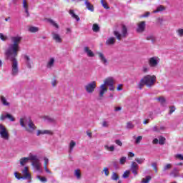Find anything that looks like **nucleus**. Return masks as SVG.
Masks as SVG:
<instances>
[{"label": "nucleus", "mask_w": 183, "mask_h": 183, "mask_svg": "<svg viewBox=\"0 0 183 183\" xmlns=\"http://www.w3.org/2000/svg\"><path fill=\"white\" fill-rule=\"evenodd\" d=\"M22 41V36H14L11 37V42L9 45V48L5 51V55L10 61L11 65V74L12 76H18L19 74V63L16 56H18V52H19V44Z\"/></svg>", "instance_id": "1"}, {"label": "nucleus", "mask_w": 183, "mask_h": 183, "mask_svg": "<svg viewBox=\"0 0 183 183\" xmlns=\"http://www.w3.org/2000/svg\"><path fill=\"white\" fill-rule=\"evenodd\" d=\"M29 161H32L31 165L36 171H39V172H42L41 170V162L39 161V157H38L36 154H34L32 153H29L28 157L21 158L20 159V165L24 167L26 164H28Z\"/></svg>", "instance_id": "2"}, {"label": "nucleus", "mask_w": 183, "mask_h": 183, "mask_svg": "<svg viewBox=\"0 0 183 183\" xmlns=\"http://www.w3.org/2000/svg\"><path fill=\"white\" fill-rule=\"evenodd\" d=\"M20 125L22 128H25L26 131L29 132V134H34L36 129V126H35V124L29 117L20 119Z\"/></svg>", "instance_id": "3"}, {"label": "nucleus", "mask_w": 183, "mask_h": 183, "mask_svg": "<svg viewBox=\"0 0 183 183\" xmlns=\"http://www.w3.org/2000/svg\"><path fill=\"white\" fill-rule=\"evenodd\" d=\"M142 82H144L147 88H151V86L155 85L157 76H155V75L147 74L142 79Z\"/></svg>", "instance_id": "4"}, {"label": "nucleus", "mask_w": 183, "mask_h": 183, "mask_svg": "<svg viewBox=\"0 0 183 183\" xmlns=\"http://www.w3.org/2000/svg\"><path fill=\"white\" fill-rule=\"evenodd\" d=\"M114 35L117 38L118 41H121L122 38H127V36H128V29L127 28V26L123 24L122 26L121 33L115 30L114 31Z\"/></svg>", "instance_id": "5"}, {"label": "nucleus", "mask_w": 183, "mask_h": 183, "mask_svg": "<svg viewBox=\"0 0 183 183\" xmlns=\"http://www.w3.org/2000/svg\"><path fill=\"white\" fill-rule=\"evenodd\" d=\"M0 137L5 141L9 139V132H8V129H6L2 124H0Z\"/></svg>", "instance_id": "6"}, {"label": "nucleus", "mask_w": 183, "mask_h": 183, "mask_svg": "<svg viewBox=\"0 0 183 183\" xmlns=\"http://www.w3.org/2000/svg\"><path fill=\"white\" fill-rule=\"evenodd\" d=\"M84 89L87 94H94L95 89H97V81H93L84 86Z\"/></svg>", "instance_id": "7"}, {"label": "nucleus", "mask_w": 183, "mask_h": 183, "mask_svg": "<svg viewBox=\"0 0 183 183\" xmlns=\"http://www.w3.org/2000/svg\"><path fill=\"white\" fill-rule=\"evenodd\" d=\"M161 59L158 56H153L148 59V64L150 68H157L159 65Z\"/></svg>", "instance_id": "8"}, {"label": "nucleus", "mask_w": 183, "mask_h": 183, "mask_svg": "<svg viewBox=\"0 0 183 183\" xmlns=\"http://www.w3.org/2000/svg\"><path fill=\"white\" fill-rule=\"evenodd\" d=\"M145 28H147V23L145 21H139L137 23L136 31L138 34H142L143 32H145Z\"/></svg>", "instance_id": "9"}, {"label": "nucleus", "mask_w": 183, "mask_h": 183, "mask_svg": "<svg viewBox=\"0 0 183 183\" xmlns=\"http://www.w3.org/2000/svg\"><path fill=\"white\" fill-rule=\"evenodd\" d=\"M106 92H108V89L107 88L105 84L100 85L99 90V99H102Z\"/></svg>", "instance_id": "10"}, {"label": "nucleus", "mask_w": 183, "mask_h": 183, "mask_svg": "<svg viewBox=\"0 0 183 183\" xmlns=\"http://www.w3.org/2000/svg\"><path fill=\"white\" fill-rule=\"evenodd\" d=\"M5 119H9L11 122H14L15 121V119L14 118V116H12L11 114H3L0 117L1 121H5Z\"/></svg>", "instance_id": "11"}, {"label": "nucleus", "mask_w": 183, "mask_h": 183, "mask_svg": "<svg viewBox=\"0 0 183 183\" xmlns=\"http://www.w3.org/2000/svg\"><path fill=\"white\" fill-rule=\"evenodd\" d=\"M132 174L134 175L137 176L138 175V169H139V167L138 166V164L135 162H132L131 168H130Z\"/></svg>", "instance_id": "12"}, {"label": "nucleus", "mask_w": 183, "mask_h": 183, "mask_svg": "<svg viewBox=\"0 0 183 183\" xmlns=\"http://www.w3.org/2000/svg\"><path fill=\"white\" fill-rule=\"evenodd\" d=\"M54 66H55V58L51 57L46 62V68H47V69H52Z\"/></svg>", "instance_id": "13"}, {"label": "nucleus", "mask_w": 183, "mask_h": 183, "mask_svg": "<svg viewBox=\"0 0 183 183\" xmlns=\"http://www.w3.org/2000/svg\"><path fill=\"white\" fill-rule=\"evenodd\" d=\"M21 174L23 175L22 179H31V174L28 172V167H25L24 169L21 171Z\"/></svg>", "instance_id": "14"}, {"label": "nucleus", "mask_w": 183, "mask_h": 183, "mask_svg": "<svg viewBox=\"0 0 183 183\" xmlns=\"http://www.w3.org/2000/svg\"><path fill=\"white\" fill-rule=\"evenodd\" d=\"M97 55L99 56V59H100L103 65H108V59H107V57H105L104 54H103L102 52H97Z\"/></svg>", "instance_id": "15"}, {"label": "nucleus", "mask_w": 183, "mask_h": 183, "mask_svg": "<svg viewBox=\"0 0 183 183\" xmlns=\"http://www.w3.org/2000/svg\"><path fill=\"white\" fill-rule=\"evenodd\" d=\"M52 35V38L54 39V41H55V42H56L57 44H61V42H62V39L61 38V36L59 35V34L53 31L51 33Z\"/></svg>", "instance_id": "16"}, {"label": "nucleus", "mask_w": 183, "mask_h": 183, "mask_svg": "<svg viewBox=\"0 0 183 183\" xmlns=\"http://www.w3.org/2000/svg\"><path fill=\"white\" fill-rule=\"evenodd\" d=\"M115 84V79H113V77H108L104 80V86L107 85V86H109L110 85H114Z\"/></svg>", "instance_id": "17"}, {"label": "nucleus", "mask_w": 183, "mask_h": 183, "mask_svg": "<svg viewBox=\"0 0 183 183\" xmlns=\"http://www.w3.org/2000/svg\"><path fill=\"white\" fill-rule=\"evenodd\" d=\"M84 53L86 54L87 56L89 58H94L95 56V54H94V51L92 50L89 49V47L85 46L84 48Z\"/></svg>", "instance_id": "18"}, {"label": "nucleus", "mask_w": 183, "mask_h": 183, "mask_svg": "<svg viewBox=\"0 0 183 183\" xmlns=\"http://www.w3.org/2000/svg\"><path fill=\"white\" fill-rule=\"evenodd\" d=\"M42 119L46 122H49V124H55L56 120L54 117H51L49 116H43L41 117Z\"/></svg>", "instance_id": "19"}, {"label": "nucleus", "mask_w": 183, "mask_h": 183, "mask_svg": "<svg viewBox=\"0 0 183 183\" xmlns=\"http://www.w3.org/2000/svg\"><path fill=\"white\" fill-rule=\"evenodd\" d=\"M0 101L2 104V105H4V107H9V105H11V103H9V102H8V100L6 99V97L4 96H0Z\"/></svg>", "instance_id": "20"}, {"label": "nucleus", "mask_w": 183, "mask_h": 183, "mask_svg": "<svg viewBox=\"0 0 183 183\" xmlns=\"http://www.w3.org/2000/svg\"><path fill=\"white\" fill-rule=\"evenodd\" d=\"M46 21L47 22H49L50 25H52V26H54L56 29H59V25L58 24V23H56V21H55V20L52 19H46Z\"/></svg>", "instance_id": "21"}, {"label": "nucleus", "mask_w": 183, "mask_h": 183, "mask_svg": "<svg viewBox=\"0 0 183 183\" xmlns=\"http://www.w3.org/2000/svg\"><path fill=\"white\" fill-rule=\"evenodd\" d=\"M84 5H86V8L88 9V11L94 12V5H92L91 2H89L88 0H85Z\"/></svg>", "instance_id": "22"}, {"label": "nucleus", "mask_w": 183, "mask_h": 183, "mask_svg": "<svg viewBox=\"0 0 183 183\" xmlns=\"http://www.w3.org/2000/svg\"><path fill=\"white\" fill-rule=\"evenodd\" d=\"M69 15H71V18H73V19H76V21H79L80 19L79 16L76 14H75V11H74V9H70L69 10Z\"/></svg>", "instance_id": "23"}, {"label": "nucleus", "mask_w": 183, "mask_h": 183, "mask_svg": "<svg viewBox=\"0 0 183 183\" xmlns=\"http://www.w3.org/2000/svg\"><path fill=\"white\" fill-rule=\"evenodd\" d=\"M76 145V142L75 141L71 140L69 144V152L71 154L72 151H74V148H75V146Z\"/></svg>", "instance_id": "24"}, {"label": "nucleus", "mask_w": 183, "mask_h": 183, "mask_svg": "<svg viewBox=\"0 0 183 183\" xmlns=\"http://www.w3.org/2000/svg\"><path fill=\"white\" fill-rule=\"evenodd\" d=\"M147 41H151L152 44H155L157 42V37L155 36L150 34L146 37Z\"/></svg>", "instance_id": "25"}, {"label": "nucleus", "mask_w": 183, "mask_h": 183, "mask_svg": "<svg viewBox=\"0 0 183 183\" xmlns=\"http://www.w3.org/2000/svg\"><path fill=\"white\" fill-rule=\"evenodd\" d=\"M39 31V28L36 26H31L29 27V32H31V34H35L36 32H38Z\"/></svg>", "instance_id": "26"}, {"label": "nucleus", "mask_w": 183, "mask_h": 183, "mask_svg": "<svg viewBox=\"0 0 183 183\" xmlns=\"http://www.w3.org/2000/svg\"><path fill=\"white\" fill-rule=\"evenodd\" d=\"M104 149H106V151H109V152H114L115 151V147L114 145H104Z\"/></svg>", "instance_id": "27"}, {"label": "nucleus", "mask_w": 183, "mask_h": 183, "mask_svg": "<svg viewBox=\"0 0 183 183\" xmlns=\"http://www.w3.org/2000/svg\"><path fill=\"white\" fill-rule=\"evenodd\" d=\"M114 44H115V38L114 37H110L106 41L107 45H114Z\"/></svg>", "instance_id": "28"}, {"label": "nucleus", "mask_w": 183, "mask_h": 183, "mask_svg": "<svg viewBox=\"0 0 183 183\" xmlns=\"http://www.w3.org/2000/svg\"><path fill=\"white\" fill-rule=\"evenodd\" d=\"M162 11H165V6H159L156 10L153 11L154 14H157L158 12H162Z\"/></svg>", "instance_id": "29"}, {"label": "nucleus", "mask_w": 183, "mask_h": 183, "mask_svg": "<svg viewBox=\"0 0 183 183\" xmlns=\"http://www.w3.org/2000/svg\"><path fill=\"white\" fill-rule=\"evenodd\" d=\"M176 34L179 38H182L183 37V29L179 28L176 30Z\"/></svg>", "instance_id": "30"}, {"label": "nucleus", "mask_w": 183, "mask_h": 183, "mask_svg": "<svg viewBox=\"0 0 183 183\" xmlns=\"http://www.w3.org/2000/svg\"><path fill=\"white\" fill-rule=\"evenodd\" d=\"M161 129H164V127L159 128L158 126H154L152 127V131H153V132H160Z\"/></svg>", "instance_id": "31"}, {"label": "nucleus", "mask_w": 183, "mask_h": 183, "mask_svg": "<svg viewBox=\"0 0 183 183\" xmlns=\"http://www.w3.org/2000/svg\"><path fill=\"white\" fill-rule=\"evenodd\" d=\"M74 177H76L78 179H81V170L76 169L74 171Z\"/></svg>", "instance_id": "32"}, {"label": "nucleus", "mask_w": 183, "mask_h": 183, "mask_svg": "<svg viewBox=\"0 0 183 183\" xmlns=\"http://www.w3.org/2000/svg\"><path fill=\"white\" fill-rule=\"evenodd\" d=\"M134 127L135 125H134L131 122H128L126 125L127 129H134Z\"/></svg>", "instance_id": "33"}, {"label": "nucleus", "mask_w": 183, "mask_h": 183, "mask_svg": "<svg viewBox=\"0 0 183 183\" xmlns=\"http://www.w3.org/2000/svg\"><path fill=\"white\" fill-rule=\"evenodd\" d=\"M172 168V164H167L163 167V172H166L168 171V169H171Z\"/></svg>", "instance_id": "34"}, {"label": "nucleus", "mask_w": 183, "mask_h": 183, "mask_svg": "<svg viewBox=\"0 0 183 183\" xmlns=\"http://www.w3.org/2000/svg\"><path fill=\"white\" fill-rule=\"evenodd\" d=\"M157 101H159L162 105H165V98L163 97H160L156 99Z\"/></svg>", "instance_id": "35"}, {"label": "nucleus", "mask_w": 183, "mask_h": 183, "mask_svg": "<svg viewBox=\"0 0 183 183\" xmlns=\"http://www.w3.org/2000/svg\"><path fill=\"white\" fill-rule=\"evenodd\" d=\"M135 144H140L142 141V136H139L137 137H134Z\"/></svg>", "instance_id": "36"}, {"label": "nucleus", "mask_w": 183, "mask_h": 183, "mask_svg": "<svg viewBox=\"0 0 183 183\" xmlns=\"http://www.w3.org/2000/svg\"><path fill=\"white\" fill-rule=\"evenodd\" d=\"M159 145H164L165 144V137L160 136L159 137Z\"/></svg>", "instance_id": "37"}, {"label": "nucleus", "mask_w": 183, "mask_h": 183, "mask_svg": "<svg viewBox=\"0 0 183 183\" xmlns=\"http://www.w3.org/2000/svg\"><path fill=\"white\" fill-rule=\"evenodd\" d=\"M151 176H147L146 178L142 179L141 183H149V181H151Z\"/></svg>", "instance_id": "38"}, {"label": "nucleus", "mask_w": 183, "mask_h": 183, "mask_svg": "<svg viewBox=\"0 0 183 183\" xmlns=\"http://www.w3.org/2000/svg\"><path fill=\"white\" fill-rule=\"evenodd\" d=\"M92 29L94 32H99V26L97 24H93Z\"/></svg>", "instance_id": "39"}, {"label": "nucleus", "mask_w": 183, "mask_h": 183, "mask_svg": "<svg viewBox=\"0 0 183 183\" xmlns=\"http://www.w3.org/2000/svg\"><path fill=\"white\" fill-rule=\"evenodd\" d=\"M101 4L104 9H109V6H108V4L105 2V0H101Z\"/></svg>", "instance_id": "40"}, {"label": "nucleus", "mask_w": 183, "mask_h": 183, "mask_svg": "<svg viewBox=\"0 0 183 183\" xmlns=\"http://www.w3.org/2000/svg\"><path fill=\"white\" fill-rule=\"evenodd\" d=\"M36 178H37V179L41 181V182H46V181H48L46 177H41L39 175L36 176Z\"/></svg>", "instance_id": "41"}, {"label": "nucleus", "mask_w": 183, "mask_h": 183, "mask_svg": "<svg viewBox=\"0 0 183 183\" xmlns=\"http://www.w3.org/2000/svg\"><path fill=\"white\" fill-rule=\"evenodd\" d=\"M0 39L1 41H8V36L6 35H4V34L2 33H0Z\"/></svg>", "instance_id": "42"}, {"label": "nucleus", "mask_w": 183, "mask_h": 183, "mask_svg": "<svg viewBox=\"0 0 183 183\" xmlns=\"http://www.w3.org/2000/svg\"><path fill=\"white\" fill-rule=\"evenodd\" d=\"M119 179V177H118V174H117L115 172H113L112 175V179L113 181H118Z\"/></svg>", "instance_id": "43"}, {"label": "nucleus", "mask_w": 183, "mask_h": 183, "mask_svg": "<svg viewBox=\"0 0 183 183\" xmlns=\"http://www.w3.org/2000/svg\"><path fill=\"white\" fill-rule=\"evenodd\" d=\"M127 162V157H122L120 160H119V164L121 165H124Z\"/></svg>", "instance_id": "44"}, {"label": "nucleus", "mask_w": 183, "mask_h": 183, "mask_svg": "<svg viewBox=\"0 0 183 183\" xmlns=\"http://www.w3.org/2000/svg\"><path fill=\"white\" fill-rule=\"evenodd\" d=\"M174 157L176 158V159H179V161H183V155L181 154H177L174 155Z\"/></svg>", "instance_id": "45"}, {"label": "nucleus", "mask_w": 183, "mask_h": 183, "mask_svg": "<svg viewBox=\"0 0 183 183\" xmlns=\"http://www.w3.org/2000/svg\"><path fill=\"white\" fill-rule=\"evenodd\" d=\"M102 173H104V175H106V177H108V175H109V169H108V167H104Z\"/></svg>", "instance_id": "46"}, {"label": "nucleus", "mask_w": 183, "mask_h": 183, "mask_svg": "<svg viewBox=\"0 0 183 183\" xmlns=\"http://www.w3.org/2000/svg\"><path fill=\"white\" fill-rule=\"evenodd\" d=\"M102 126L103 128H108L109 127V122L107 121H103Z\"/></svg>", "instance_id": "47"}, {"label": "nucleus", "mask_w": 183, "mask_h": 183, "mask_svg": "<svg viewBox=\"0 0 183 183\" xmlns=\"http://www.w3.org/2000/svg\"><path fill=\"white\" fill-rule=\"evenodd\" d=\"M142 72H144V74H147V72H149V67L147 66H144L142 67Z\"/></svg>", "instance_id": "48"}, {"label": "nucleus", "mask_w": 183, "mask_h": 183, "mask_svg": "<svg viewBox=\"0 0 183 183\" xmlns=\"http://www.w3.org/2000/svg\"><path fill=\"white\" fill-rule=\"evenodd\" d=\"M144 85H145V83L142 82V79H141L140 82L138 84L139 89H142V88L144 87Z\"/></svg>", "instance_id": "49"}, {"label": "nucleus", "mask_w": 183, "mask_h": 183, "mask_svg": "<svg viewBox=\"0 0 183 183\" xmlns=\"http://www.w3.org/2000/svg\"><path fill=\"white\" fill-rule=\"evenodd\" d=\"M129 174L130 172L129 170L125 171L122 175L123 178H128V177H129Z\"/></svg>", "instance_id": "50"}, {"label": "nucleus", "mask_w": 183, "mask_h": 183, "mask_svg": "<svg viewBox=\"0 0 183 183\" xmlns=\"http://www.w3.org/2000/svg\"><path fill=\"white\" fill-rule=\"evenodd\" d=\"M175 109H176L175 107L171 106L169 107V115H171L173 112H175Z\"/></svg>", "instance_id": "51"}, {"label": "nucleus", "mask_w": 183, "mask_h": 183, "mask_svg": "<svg viewBox=\"0 0 183 183\" xmlns=\"http://www.w3.org/2000/svg\"><path fill=\"white\" fill-rule=\"evenodd\" d=\"M14 177L16 179H22V177L18 173V172H14Z\"/></svg>", "instance_id": "52"}, {"label": "nucleus", "mask_w": 183, "mask_h": 183, "mask_svg": "<svg viewBox=\"0 0 183 183\" xmlns=\"http://www.w3.org/2000/svg\"><path fill=\"white\" fill-rule=\"evenodd\" d=\"M152 167L154 169L155 172H158V167L157 163H152Z\"/></svg>", "instance_id": "53"}, {"label": "nucleus", "mask_w": 183, "mask_h": 183, "mask_svg": "<svg viewBox=\"0 0 183 183\" xmlns=\"http://www.w3.org/2000/svg\"><path fill=\"white\" fill-rule=\"evenodd\" d=\"M44 135L49 134L52 135V131L51 130H43Z\"/></svg>", "instance_id": "54"}, {"label": "nucleus", "mask_w": 183, "mask_h": 183, "mask_svg": "<svg viewBox=\"0 0 183 183\" xmlns=\"http://www.w3.org/2000/svg\"><path fill=\"white\" fill-rule=\"evenodd\" d=\"M136 162H137L138 164H142L144 162V161H145V159H139L137 158L135 159Z\"/></svg>", "instance_id": "55"}, {"label": "nucleus", "mask_w": 183, "mask_h": 183, "mask_svg": "<svg viewBox=\"0 0 183 183\" xmlns=\"http://www.w3.org/2000/svg\"><path fill=\"white\" fill-rule=\"evenodd\" d=\"M151 15V13L149 11H147L142 16V18H148Z\"/></svg>", "instance_id": "56"}, {"label": "nucleus", "mask_w": 183, "mask_h": 183, "mask_svg": "<svg viewBox=\"0 0 183 183\" xmlns=\"http://www.w3.org/2000/svg\"><path fill=\"white\" fill-rule=\"evenodd\" d=\"M23 7L24 9H28V4H26V0H23Z\"/></svg>", "instance_id": "57"}, {"label": "nucleus", "mask_w": 183, "mask_h": 183, "mask_svg": "<svg viewBox=\"0 0 183 183\" xmlns=\"http://www.w3.org/2000/svg\"><path fill=\"white\" fill-rule=\"evenodd\" d=\"M115 144H117V145H119V147H122V142H121V140L119 139L115 140Z\"/></svg>", "instance_id": "58"}, {"label": "nucleus", "mask_w": 183, "mask_h": 183, "mask_svg": "<svg viewBox=\"0 0 183 183\" xmlns=\"http://www.w3.org/2000/svg\"><path fill=\"white\" fill-rule=\"evenodd\" d=\"M44 165L45 167H46L48 165V163L49 162V159H48V158L46 157H44Z\"/></svg>", "instance_id": "59"}, {"label": "nucleus", "mask_w": 183, "mask_h": 183, "mask_svg": "<svg viewBox=\"0 0 183 183\" xmlns=\"http://www.w3.org/2000/svg\"><path fill=\"white\" fill-rule=\"evenodd\" d=\"M36 135L37 137H39V135H44V130H38Z\"/></svg>", "instance_id": "60"}, {"label": "nucleus", "mask_w": 183, "mask_h": 183, "mask_svg": "<svg viewBox=\"0 0 183 183\" xmlns=\"http://www.w3.org/2000/svg\"><path fill=\"white\" fill-rule=\"evenodd\" d=\"M109 86V91H115V87L114 86V84H112Z\"/></svg>", "instance_id": "61"}, {"label": "nucleus", "mask_w": 183, "mask_h": 183, "mask_svg": "<svg viewBox=\"0 0 183 183\" xmlns=\"http://www.w3.org/2000/svg\"><path fill=\"white\" fill-rule=\"evenodd\" d=\"M121 109H122V108H121V107H117L114 108V111L116 112H118V111H121Z\"/></svg>", "instance_id": "62"}, {"label": "nucleus", "mask_w": 183, "mask_h": 183, "mask_svg": "<svg viewBox=\"0 0 183 183\" xmlns=\"http://www.w3.org/2000/svg\"><path fill=\"white\" fill-rule=\"evenodd\" d=\"M117 91H122V84H119L118 85Z\"/></svg>", "instance_id": "63"}, {"label": "nucleus", "mask_w": 183, "mask_h": 183, "mask_svg": "<svg viewBox=\"0 0 183 183\" xmlns=\"http://www.w3.org/2000/svg\"><path fill=\"white\" fill-rule=\"evenodd\" d=\"M44 169L47 174H51V172L48 169V167L46 166H44Z\"/></svg>", "instance_id": "64"}]
</instances>
